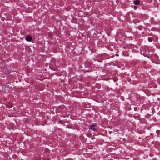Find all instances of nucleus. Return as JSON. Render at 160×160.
I'll list each match as a JSON object with an SVG mask.
<instances>
[{
  "label": "nucleus",
  "instance_id": "f257e3e1",
  "mask_svg": "<svg viewBox=\"0 0 160 160\" xmlns=\"http://www.w3.org/2000/svg\"><path fill=\"white\" fill-rule=\"evenodd\" d=\"M3 71L6 74H8L9 73L11 72V70L9 69H8V68L5 67L3 69Z\"/></svg>",
  "mask_w": 160,
  "mask_h": 160
},
{
  "label": "nucleus",
  "instance_id": "f03ea898",
  "mask_svg": "<svg viewBox=\"0 0 160 160\" xmlns=\"http://www.w3.org/2000/svg\"><path fill=\"white\" fill-rule=\"evenodd\" d=\"M96 126V125L95 123H93L92 125H90L89 128L90 129L95 131L96 130L95 129V127Z\"/></svg>",
  "mask_w": 160,
  "mask_h": 160
},
{
  "label": "nucleus",
  "instance_id": "7ed1b4c3",
  "mask_svg": "<svg viewBox=\"0 0 160 160\" xmlns=\"http://www.w3.org/2000/svg\"><path fill=\"white\" fill-rule=\"evenodd\" d=\"M25 40L28 42H30L32 40V38L30 35H28L25 37Z\"/></svg>",
  "mask_w": 160,
  "mask_h": 160
},
{
  "label": "nucleus",
  "instance_id": "20e7f679",
  "mask_svg": "<svg viewBox=\"0 0 160 160\" xmlns=\"http://www.w3.org/2000/svg\"><path fill=\"white\" fill-rule=\"evenodd\" d=\"M91 63L89 62H86L85 63V65L87 67H89L91 65Z\"/></svg>",
  "mask_w": 160,
  "mask_h": 160
},
{
  "label": "nucleus",
  "instance_id": "39448f33",
  "mask_svg": "<svg viewBox=\"0 0 160 160\" xmlns=\"http://www.w3.org/2000/svg\"><path fill=\"white\" fill-rule=\"evenodd\" d=\"M140 1L138 0L135 1H134V4L136 5H138L140 4Z\"/></svg>",
  "mask_w": 160,
  "mask_h": 160
},
{
  "label": "nucleus",
  "instance_id": "423d86ee",
  "mask_svg": "<svg viewBox=\"0 0 160 160\" xmlns=\"http://www.w3.org/2000/svg\"><path fill=\"white\" fill-rule=\"evenodd\" d=\"M148 40L149 42H151L153 41V39L152 37H149L148 38Z\"/></svg>",
  "mask_w": 160,
  "mask_h": 160
},
{
  "label": "nucleus",
  "instance_id": "0eeeda50",
  "mask_svg": "<svg viewBox=\"0 0 160 160\" xmlns=\"http://www.w3.org/2000/svg\"><path fill=\"white\" fill-rule=\"evenodd\" d=\"M160 132V130H157L156 131V133H157V134H159Z\"/></svg>",
  "mask_w": 160,
  "mask_h": 160
},
{
  "label": "nucleus",
  "instance_id": "6e6552de",
  "mask_svg": "<svg viewBox=\"0 0 160 160\" xmlns=\"http://www.w3.org/2000/svg\"><path fill=\"white\" fill-rule=\"evenodd\" d=\"M134 9H135V10H136L137 9V7L136 6H134Z\"/></svg>",
  "mask_w": 160,
  "mask_h": 160
},
{
  "label": "nucleus",
  "instance_id": "1a4fd4ad",
  "mask_svg": "<svg viewBox=\"0 0 160 160\" xmlns=\"http://www.w3.org/2000/svg\"><path fill=\"white\" fill-rule=\"evenodd\" d=\"M115 55L117 56H118V54H117Z\"/></svg>",
  "mask_w": 160,
  "mask_h": 160
},
{
  "label": "nucleus",
  "instance_id": "9d476101",
  "mask_svg": "<svg viewBox=\"0 0 160 160\" xmlns=\"http://www.w3.org/2000/svg\"><path fill=\"white\" fill-rule=\"evenodd\" d=\"M68 128H70V127H68Z\"/></svg>",
  "mask_w": 160,
  "mask_h": 160
},
{
  "label": "nucleus",
  "instance_id": "9b49d317",
  "mask_svg": "<svg viewBox=\"0 0 160 160\" xmlns=\"http://www.w3.org/2000/svg\"><path fill=\"white\" fill-rule=\"evenodd\" d=\"M159 84H160V82H159Z\"/></svg>",
  "mask_w": 160,
  "mask_h": 160
}]
</instances>
